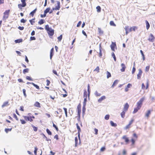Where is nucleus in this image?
I'll use <instances>...</instances> for the list:
<instances>
[{
    "label": "nucleus",
    "mask_w": 155,
    "mask_h": 155,
    "mask_svg": "<svg viewBox=\"0 0 155 155\" xmlns=\"http://www.w3.org/2000/svg\"><path fill=\"white\" fill-rule=\"evenodd\" d=\"M107 78H108L111 76V75L110 72H108V71H107Z\"/></svg>",
    "instance_id": "nucleus-32"
},
{
    "label": "nucleus",
    "mask_w": 155,
    "mask_h": 155,
    "mask_svg": "<svg viewBox=\"0 0 155 155\" xmlns=\"http://www.w3.org/2000/svg\"><path fill=\"white\" fill-rule=\"evenodd\" d=\"M110 124L111 126L114 127H116L117 126V124L116 123H114L112 121H110Z\"/></svg>",
    "instance_id": "nucleus-23"
},
{
    "label": "nucleus",
    "mask_w": 155,
    "mask_h": 155,
    "mask_svg": "<svg viewBox=\"0 0 155 155\" xmlns=\"http://www.w3.org/2000/svg\"><path fill=\"white\" fill-rule=\"evenodd\" d=\"M26 20H25L24 18H22V19H21L20 21V22L21 23H25L26 22Z\"/></svg>",
    "instance_id": "nucleus-59"
},
{
    "label": "nucleus",
    "mask_w": 155,
    "mask_h": 155,
    "mask_svg": "<svg viewBox=\"0 0 155 155\" xmlns=\"http://www.w3.org/2000/svg\"><path fill=\"white\" fill-rule=\"evenodd\" d=\"M21 124H25L26 123V122L25 121L23 120L20 119V120Z\"/></svg>",
    "instance_id": "nucleus-61"
},
{
    "label": "nucleus",
    "mask_w": 155,
    "mask_h": 155,
    "mask_svg": "<svg viewBox=\"0 0 155 155\" xmlns=\"http://www.w3.org/2000/svg\"><path fill=\"white\" fill-rule=\"evenodd\" d=\"M145 22L146 25V28L147 30H148L150 27V24L147 20L145 21Z\"/></svg>",
    "instance_id": "nucleus-25"
},
{
    "label": "nucleus",
    "mask_w": 155,
    "mask_h": 155,
    "mask_svg": "<svg viewBox=\"0 0 155 155\" xmlns=\"http://www.w3.org/2000/svg\"><path fill=\"white\" fill-rule=\"evenodd\" d=\"M94 71H97V72H99V68L98 66L97 67V68L94 70Z\"/></svg>",
    "instance_id": "nucleus-57"
},
{
    "label": "nucleus",
    "mask_w": 155,
    "mask_h": 155,
    "mask_svg": "<svg viewBox=\"0 0 155 155\" xmlns=\"http://www.w3.org/2000/svg\"><path fill=\"white\" fill-rule=\"evenodd\" d=\"M10 12L9 10H6L4 13L3 18L5 20L7 19L8 17L9 13Z\"/></svg>",
    "instance_id": "nucleus-3"
},
{
    "label": "nucleus",
    "mask_w": 155,
    "mask_h": 155,
    "mask_svg": "<svg viewBox=\"0 0 155 155\" xmlns=\"http://www.w3.org/2000/svg\"><path fill=\"white\" fill-rule=\"evenodd\" d=\"M98 31L99 33L100 34H103V31L102 30H101V29L100 28H98Z\"/></svg>",
    "instance_id": "nucleus-49"
},
{
    "label": "nucleus",
    "mask_w": 155,
    "mask_h": 155,
    "mask_svg": "<svg viewBox=\"0 0 155 155\" xmlns=\"http://www.w3.org/2000/svg\"><path fill=\"white\" fill-rule=\"evenodd\" d=\"M57 5L55 6V8L56 10H59L60 8V2L59 1H57Z\"/></svg>",
    "instance_id": "nucleus-12"
},
{
    "label": "nucleus",
    "mask_w": 155,
    "mask_h": 155,
    "mask_svg": "<svg viewBox=\"0 0 155 155\" xmlns=\"http://www.w3.org/2000/svg\"><path fill=\"white\" fill-rule=\"evenodd\" d=\"M145 100V97H143L141 98L137 103V106L138 107H141L143 103Z\"/></svg>",
    "instance_id": "nucleus-1"
},
{
    "label": "nucleus",
    "mask_w": 155,
    "mask_h": 155,
    "mask_svg": "<svg viewBox=\"0 0 155 155\" xmlns=\"http://www.w3.org/2000/svg\"><path fill=\"white\" fill-rule=\"evenodd\" d=\"M53 127L55 128L56 130L58 131V127L53 123Z\"/></svg>",
    "instance_id": "nucleus-52"
},
{
    "label": "nucleus",
    "mask_w": 155,
    "mask_h": 155,
    "mask_svg": "<svg viewBox=\"0 0 155 155\" xmlns=\"http://www.w3.org/2000/svg\"><path fill=\"white\" fill-rule=\"evenodd\" d=\"M38 150V148L37 147H35V150L34 151V153L35 155H37V152Z\"/></svg>",
    "instance_id": "nucleus-54"
},
{
    "label": "nucleus",
    "mask_w": 155,
    "mask_h": 155,
    "mask_svg": "<svg viewBox=\"0 0 155 155\" xmlns=\"http://www.w3.org/2000/svg\"><path fill=\"white\" fill-rule=\"evenodd\" d=\"M51 28H50L49 27L48 25H46L45 26V29L47 31L50 29H51Z\"/></svg>",
    "instance_id": "nucleus-39"
},
{
    "label": "nucleus",
    "mask_w": 155,
    "mask_h": 155,
    "mask_svg": "<svg viewBox=\"0 0 155 155\" xmlns=\"http://www.w3.org/2000/svg\"><path fill=\"white\" fill-rule=\"evenodd\" d=\"M131 142H132V145H134L135 143V140L133 139V138H132L131 139Z\"/></svg>",
    "instance_id": "nucleus-62"
},
{
    "label": "nucleus",
    "mask_w": 155,
    "mask_h": 155,
    "mask_svg": "<svg viewBox=\"0 0 155 155\" xmlns=\"http://www.w3.org/2000/svg\"><path fill=\"white\" fill-rule=\"evenodd\" d=\"M8 103V101L4 102L2 106V107L3 108L5 107V106H6L8 105H9Z\"/></svg>",
    "instance_id": "nucleus-19"
},
{
    "label": "nucleus",
    "mask_w": 155,
    "mask_h": 155,
    "mask_svg": "<svg viewBox=\"0 0 155 155\" xmlns=\"http://www.w3.org/2000/svg\"><path fill=\"white\" fill-rule=\"evenodd\" d=\"M63 109L64 110V112H65L66 117H68L67 109L65 107H64Z\"/></svg>",
    "instance_id": "nucleus-41"
},
{
    "label": "nucleus",
    "mask_w": 155,
    "mask_h": 155,
    "mask_svg": "<svg viewBox=\"0 0 155 155\" xmlns=\"http://www.w3.org/2000/svg\"><path fill=\"white\" fill-rule=\"evenodd\" d=\"M26 0H21V1L22 3L23 6H26V4L25 2Z\"/></svg>",
    "instance_id": "nucleus-34"
},
{
    "label": "nucleus",
    "mask_w": 155,
    "mask_h": 155,
    "mask_svg": "<svg viewBox=\"0 0 155 155\" xmlns=\"http://www.w3.org/2000/svg\"><path fill=\"white\" fill-rule=\"evenodd\" d=\"M87 92L86 90L84 91V97L87 98Z\"/></svg>",
    "instance_id": "nucleus-43"
},
{
    "label": "nucleus",
    "mask_w": 155,
    "mask_h": 155,
    "mask_svg": "<svg viewBox=\"0 0 155 155\" xmlns=\"http://www.w3.org/2000/svg\"><path fill=\"white\" fill-rule=\"evenodd\" d=\"M54 54V48H52L50 51V59H51L52 57Z\"/></svg>",
    "instance_id": "nucleus-11"
},
{
    "label": "nucleus",
    "mask_w": 155,
    "mask_h": 155,
    "mask_svg": "<svg viewBox=\"0 0 155 155\" xmlns=\"http://www.w3.org/2000/svg\"><path fill=\"white\" fill-rule=\"evenodd\" d=\"M122 138L125 140V142L126 143H128L129 142V140L128 139V138L126 137V136L125 135Z\"/></svg>",
    "instance_id": "nucleus-10"
},
{
    "label": "nucleus",
    "mask_w": 155,
    "mask_h": 155,
    "mask_svg": "<svg viewBox=\"0 0 155 155\" xmlns=\"http://www.w3.org/2000/svg\"><path fill=\"white\" fill-rule=\"evenodd\" d=\"M32 127L33 128V130L35 131H37L38 130V128L33 125H32Z\"/></svg>",
    "instance_id": "nucleus-47"
},
{
    "label": "nucleus",
    "mask_w": 155,
    "mask_h": 155,
    "mask_svg": "<svg viewBox=\"0 0 155 155\" xmlns=\"http://www.w3.org/2000/svg\"><path fill=\"white\" fill-rule=\"evenodd\" d=\"M87 101V98L84 97V101L83 102V105H86V103Z\"/></svg>",
    "instance_id": "nucleus-55"
},
{
    "label": "nucleus",
    "mask_w": 155,
    "mask_h": 155,
    "mask_svg": "<svg viewBox=\"0 0 155 155\" xmlns=\"http://www.w3.org/2000/svg\"><path fill=\"white\" fill-rule=\"evenodd\" d=\"M50 10V7L48 8H47L44 12V14L43 15L41 14V17L42 18H44L46 17V14L48 12H49Z\"/></svg>",
    "instance_id": "nucleus-2"
},
{
    "label": "nucleus",
    "mask_w": 155,
    "mask_h": 155,
    "mask_svg": "<svg viewBox=\"0 0 155 155\" xmlns=\"http://www.w3.org/2000/svg\"><path fill=\"white\" fill-rule=\"evenodd\" d=\"M12 128H5V131L6 133H8V131H11Z\"/></svg>",
    "instance_id": "nucleus-38"
},
{
    "label": "nucleus",
    "mask_w": 155,
    "mask_h": 155,
    "mask_svg": "<svg viewBox=\"0 0 155 155\" xmlns=\"http://www.w3.org/2000/svg\"><path fill=\"white\" fill-rule=\"evenodd\" d=\"M96 9H97V11L98 12H101V8L100 6H97L96 7Z\"/></svg>",
    "instance_id": "nucleus-42"
},
{
    "label": "nucleus",
    "mask_w": 155,
    "mask_h": 155,
    "mask_svg": "<svg viewBox=\"0 0 155 155\" xmlns=\"http://www.w3.org/2000/svg\"><path fill=\"white\" fill-rule=\"evenodd\" d=\"M136 71V68H135V67H134L132 69V74H133L134 72H135Z\"/></svg>",
    "instance_id": "nucleus-60"
},
{
    "label": "nucleus",
    "mask_w": 155,
    "mask_h": 155,
    "mask_svg": "<svg viewBox=\"0 0 155 155\" xmlns=\"http://www.w3.org/2000/svg\"><path fill=\"white\" fill-rule=\"evenodd\" d=\"M34 106L40 108L41 107L40 104L39 102L36 101L34 104Z\"/></svg>",
    "instance_id": "nucleus-17"
},
{
    "label": "nucleus",
    "mask_w": 155,
    "mask_h": 155,
    "mask_svg": "<svg viewBox=\"0 0 155 155\" xmlns=\"http://www.w3.org/2000/svg\"><path fill=\"white\" fill-rule=\"evenodd\" d=\"M110 117V115L109 114H107L105 115L104 117V118L106 120H108Z\"/></svg>",
    "instance_id": "nucleus-50"
},
{
    "label": "nucleus",
    "mask_w": 155,
    "mask_h": 155,
    "mask_svg": "<svg viewBox=\"0 0 155 155\" xmlns=\"http://www.w3.org/2000/svg\"><path fill=\"white\" fill-rule=\"evenodd\" d=\"M150 114V110H149L147 111V112L145 114V116L147 117H149V115Z\"/></svg>",
    "instance_id": "nucleus-28"
},
{
    "label": "nucleus",
    "mask_w": 155,
    "mask_h": 155,
    "mask_svg": "<svg viewBox=\"0 0 155 155\" xmlns=\"http://www.w3.org/2000/svg\"><path fill=\"white\" fill-rule=\"evenodd\" d=\"M142 71L141 69L139 70V72L137 74V79H140L141 78V76L142 75Z\"/></svg>",
    "instance_id": "nucleus-6"
},
{
    "label": "nucleus",
    "mask_w": 155,
    "mask_h": 155,
    "mask_svg": "<svg viewBox=\"0 0 155 155\" xmlns=\"http://www.w3.org/2000/svg\"><path fill=\"white\" fill-rule=\"evenodd\" d=\"M94 95L97 97L100 96L101 95V94L97 92V91H96L94 93Z\"/></svg>",
    "instance_id": "nucleus-31"
},
{
    "label": "nucleus",
    "mask_w": 155,
    "mask_h": 155,
    "mask_svg": "<svg viewBox=\"0 0 155 155\" xmlns=\"http://www.w3.org/2000/svg\"><path fill=\"white\" fill-rule=\"evenodd\" d=\"M23 40L21 38L19 39H18L16 40L15 41V43H19L22 41Z\"/></svg>",
    "instance_id": "nucleus-22"
},
{
    "label": "nucleus",
    "mask_w": 155,
    "mask_h": 155,
    "mask_svg": "<svg viewBox=\"0 0 155 155\" xmlns=\"http://www.w3.org/2000/svg\"><path fill=\"white\" fill-rule=\"evenodd\" d=\"M106 97L105 96H103L101 97L98 100V101L99 103H101L105 99Z\"/></svg>",
    "instance_id": "nucleus-13"
},
{
    "label": "nucleus",
    "mask_w": 155,
    "mask_h": 155,
    "mask_svg": "<svg viewBox=\"0 0 155 155\" xmlns=\"http://www.w3.org/2000/svg\"><path fill=\"white\" fill-rule=\"evenodd\" d=\"M87 92L89 94L90 93V86L89 84L87 85Z\"/></svg>",
    "instance_id": "nucleus-53"
},
{
    "label": "nucleus",
    "mask_w": 155,
    "mask_h": 155,
    "mask_svg": "<svg viewBox=\"0 0 155 155\" xmlns=\"http://www.w3.org/2000/svg\"><path fill=\"white\" fill-rule=\"evenodd\" d=\"M99 47V50H100L99 57H101L102 55V53L101 52V49H102V48H101V44L100 45Z\"/></svg>",
    "instance_id": "nucleus-26"
},
{
    "label": "nucleus",
    "mask_w": 155,
    "mask_h": 155,
    "mask_svg": "<svg viewBox=\"0 0 155 155\" xmlns=\"http://www.w3.org/2000/svg\"><path fill=\"white\" fill-rule=\"evenodd\" d=\"M35 20V18H33L32 19H31V20H29V22H30L31 24V25H33V23L35 22L34 21H32L33 20Z\"/></svg>",
    "instance_id": "nucleus-58"
},
{
    "label": "nucleus",
    "mask_w": 155,
    "mask_h": 155,
    "mask_svg": "<svg viewBox=\"0 0 155 155\" xmlns=\"http://www.w3.org/2000/svg\"><path fill=\"white\" fill-rule=\"evenodd\" d=\"M129 107V104H128V103H126L125 105H124V111H127L128 108Z\"/></svg>",
    "instance_id": "nucleus-8"
},
{
    "label": "nucleus",
    "mask_w": 155,
    "mask_h": 155,
    "mask_svg": "<svg viewBox=\"0 0 155 155\" xmlns=\"http://www.w3.org/2000/svg\"><path fill=\"white\" fill-rule=\"evenodd\" d=\"M140 52L141 54L142 55L143 60V61L145 60V56H144V54L143 53V51L142 50H140Z\"/></svg>",
    "instance_id": "nucleus-27"
},
{
    "label": "nucleus",
    "mask_w": 155,
    "mask_h": 155,
    "mask_svg": "<svg viewBox=\"0 0 155 155\" xmlns=\"http://www.w3.org/2000/svg\"><path fill=\"white\" fill-rule=\"evenodd\" d=\"M86 105H83L82 107V114L83 115L85 114V111L86 110Z\"/></svg>",
    "instance_id": "nucleus-20"
},
{
    "label": "nucleus",
    "mask_w": 155,
    "mask_h": 155,
    "mask_svg": "<svg viewBox=\"0 0 155 155\" xmlns=\"http://www.w3.org/2000/svg\"><path fill=\"white\" fill-rule=\"evenodd\" d=\"M31 84H32L33 85V86L34 87H35L38 90H39L40 89L39 86L38 85H37L35 84H34L33 83H31Z\"/></svg>",
    "instance_id": "nucleus-29"
},
{
    "label": "nucleus",
    "mask_w": 155,
    "mask_h": 155,
    "mask_svg": "<svg viewBox=\"0 0 155 155\" xmlns=\"http://www.w3.org/2000/svg\"><path fill=\"white\" fill-rule=\"evenodd\" d=\"M150 66L149 65L147 66L146 67L145 69V71L146 72H148L149 70Z\"/></svg>",
    "instance_id": "nucleus-45"
},
{
    "label": "nucleus",
    "mask_w": 155,
    "mask_h": 155,
    "mask_svg": "<svg viewBox=\"0 0 155 155\" xmlns=\"http://www.w3.org/2000/svg\"><path fill=\"white\" fill-rule=\"evenodd\" d=\"M18 28L20 30H22L24 29V27L19 26Z\"/></svg>",
    "instance_id": "nucleus-64"
},
{
    "label": "nucleus",
    "mask_w": 155,
    "mask_h": 155,
    "mask_svg": "<svg viewBox=\"0 0 155 155\" xmlns=\"http://www.w3.org/2000/svg\"><path fill=\"white\" fill-rule=\"evenodd\" d=\"M45 22V21L43 19H41L38 22V24L40 25H42Z\"/></svg>",
    "instance_id": "nucleus-21"
},
{
    "label": "nucleus",
    "mask_w": 155,
    "mask_h": 155,
    "mask_svg": "<svg viewBox=\"0 0 155 155\" xmlns=\"http://www.w3.org/2000/svg\"><path fill=\"white\" fill-rule=\"evenodd\" d=\"M18 8L20 9H21V7H24L25 6H23L22 4H19L18 5Z\"/></svg>",
    "instance_id": "nucleus-56"
},
{
    "label": "nucleus",
    "mask_w": 155,
    "mask_h": 155,
    "mask_svg": "<svg viewBox=\"0 0 155 155\" xmlns=\"http://www.w3.org/2000/svg\"><path fill=\"white\" fill-rule=\"evenodd\" d=\"M24 118L26 120H28L30 122H32L33 121V120L31 118V117L26 116H24Z\"/></svg>",
    "instance_id": "nucleus-9"
},
{
    "label": "nucleus",
    "mask_w": 155,
    "mask_h": 155,
    "mask_svg": "<svg viewBox=\"0 0 155 155\" xmlns=\"http://www.w3.org/2000/svg\"><path fill=\"white\" fill-rule=\"evenodd\" d=\"M24 94V95L25 97H26L27 96L26 94V90L24 89L22 90Z\"/></svg>",
    "instance_id": "nucleus-51"
},
{
    "label": "nucleus",
    "mask_w": 155,
    "mask_h": 155,
    "mask_svg": "<svg viewBox=\"0 0 155 155\" xmlns=\"http://www.w3.org/2000/svg\"><path fill=\"white\" fill-rule=\"evenodd\" d=\"M118 80H115L113 82V83L111 86V87L113 88L115 86L118 84Z\"/></svg>",
    "instance_id": "nucleus-14"
},
{
    "label": "nucleus",
    "mask_w": 155,
    "mask_h": 155,
    "mask_svg": "<svg viewBox=\"0 0 155 155\" xmlns=\"http://www.w3.org/2000/svg\"><path fill=\"white\" fill-rule=\"evenodd\" d=\"M112 56L113 57L114 61H115L116 60V56H115V55L114 52H112Z\"/></svg>",
    "instance_id": "nucleus-40"
},
{
    "label": "nucleus",
    "mask_w": 155,
    "mask_h": 155,
    "mask_svg": "<svg viewBox=\"0 0 155 155\" xmlns=\"http://www.w3.org/2000/svg\"><path fill=\"white\" fill-rule=\"evenodd\" d=\"M121 66L122 67V68L120 69L121 71L122 72H124L126 68L125 65L123 63H122L121 64Z\"/></svg>",
    "instance_id": "nucleus-7"
},
{
    "label": "nucleus",
    "mask_w": 155,
    "mask_h": 155,
    "mask_svg": "<svg viewBox=\"0 0 155 155\" xmlns=\"http://www.w3.org/2000/svg\"><path fill=\"white\" fill-rule=\"evenodd\" d=\"M49 35L52 36L54 34V30L51 28L47 31Z\"/></svg>",
    "instance_id": "nucleus-4"
},
{
    "label": "nucleus",
    "mask_w": 155,
    "mask_h": 155,
    "mask_svg": "<svg viewBox=\"0 0 155 155\" xmlns=\"http://www.w3.org/2000/svg\"><path fill=\"white\" fill-rule=\"evenodd\" d=\"M30 39L31 41L34 40L36 39L35 37L34 36H31L30 37Z\"/></svg>",
    "instance_id": "nucleus-63"
},
{
    "label": "nucleus",
    "mask_w": 155,
    "mask_h": 155,
    "mask_svg": "<svg viewBox=\"0 0 155 155\" xmlns=\"http://www.w3.org/2000/svg\"><path fill=\"white\" fill-rule=\"evenodd\" d=\"M126 111L123 110L120 114V115L121 117L122 118H124L125 117V112Z\"/></svg>",
    "instance_id": "nucleus-24"
},
{
    "label": "nucleus",
    "mask_w": 155,
    "mask_h": 155,
    "mask_svg": "<svg viewBox=\"0 0 155 155\" xmlns=\"http://www.w3.org/2000/svg\"><path fill=\"white\" fill-rule=\"evenodd\" d=\"M140 108V107H138L137 106V107L135 108L134 109V110L133 112V113L134 114L137 112L138 110H139Z\"/></svg>",
    "instance_id": "nucleus-15"
},
{
    "label": "nucleus",
    "mask_w": 155,
    "mask_h": 155,
    "mask_svg": "<svg viewBox=\"0 0 155 155\" xmlns=\"http://www.w3.org/2000/svg\"><path fill=\"white\" fill-rule=\"evenodd\" d=\"M46 132L48 135H51L52 134L51 132L48 129H46Z\"/></svg>",
    "instance_id": "nucleus-44"
},
{
    "label": "nucleus",
    "mask_w": 155,
    "mask_h": 155,
    "mask_svg": "<svg viewBox=\"0 0 155 155\" xmlns=\"http://www.w3.org/2000/svg\"><path fill=\"white\" fill-rule=\"evenodd\" d=\"M112 44H114L113 45H110V47H111V49L113 51H114V47L115 46H116V44L115 43H113V42H112Z\"/></svg>",
    "instance_id": "nucleus-18"
},
{
    "label": "nucleus",
    "mask_w": 155,
    "mask_h": 155,
    "mask_svg": "<svg viewBox=\"0 0 155 155\" xmlns=\"http://www.w3.org/2000/svg\"><path fill=\"white\" fill-rule=\"evenodd\" d=\"M154 38L153 35L152 34H150L148 40L150 42H153Z\"/></svg>",
    "instance_id": "nucleus-5"
},
{
    "label": "nucleus",
    "mask_w": 155,
    "mask_h": 155,
    "mask_svg": "<svg viewBox=\"0 0 155 155\" xmlns=\"http://www.w3.org/2000/svg\"><path fill=\"white\" fill-rule=\"evenodd\" d=\"M110 25L111 26H116V25L114 23L113 21H110Z\"/></svg>",
    "instance_id": "nucleus-37"
},
{
    "label": "nucleus",
    "mask_w": 155,
    "mask_h": 155,
    "mask_svg": "<svg viewBox=\"0 0 155 155\" xmlns=\"http://www.w3.org/2000/svg\"><path fill=\"white\" fill-rule=\"evenodd\" d=\"M75 146L76 147L77 146L78 142V139L77 137L75 138Z\"/></svg>",
    "instance_id": "nucleus-33"
},
{
    "label": "nucleus",
    "mask_w": 155,
    "mask_h": 155,
    "mask_svg": "<svg viewBox=\"0 0 155 155\" xmlns=\"http://www.w3.org/2000/svg\"><path fill=\"white\" fill-rule=\"evenodd\" d=\"M37 9L36 8L34 10H33V11L31 12L30 13V15L32 16H33L34 15V14L35 13L36 11H37Z\"/></svg>",
    "instance_id": "nucleus-16"
},
{
    "label": "nucleus",
    "mask_w": 155,
    "mask_h": 155,
    "mask_svg": "<svg viewBox=\"0 0 155 155\" xmlns=\"http://www.w3.org/2000/svg\"><path fill=\"white\" fill-rule=\"evenodd\" d=\"M77 108L78 109V115L80 116V114L81 112V109L80 107H79V105L78 106Z\"/></svg>",
    "instance_id": "nucleus-30"
},
{
    "label": "nucleus",
    "mask_w": 155,
    "mask_h": 155,
    "mask_svg": "<svg viewBox=\"0 0 155 155\" xmlns=\"http://www.w3.org/2000/svg\"><path fill=\"white\" fill-rule=\"evenodd\" d=\"M76 125L77 126V128L78 130V132H81V130L80 127L78 125V123L76 124Z\"/></svg>",
    "instance_id": "nucleus-35"
},
{
    "label": "nucleus",
    "mask_w": 155,
    "mask_h": 155,
    "mask_svg": "<svg viewBox=\"0 0 155 155\" xmlns=\"http://www.w3.org/2000/svg\"><path fill=\"white\" fill-rule=\"evenodd\" d=\"M29 69L26 68L24 69L23 71V72L24 74H25L26 73H28L29 71Z\"/></svg>",
    "instance_id": "nucleus-36"
},
{
    "label": "nucleus",
    "mask_w": 155,
    "mask_h": 155,
    "mask_svg": "<svg viewBox=\"0 0 155 155\" xmlns=\"http://www.w3.org/2000/svg\"><path fill=\"white\" fill-rule=\"evenodd\" d=\"M62 35H60V36H59L58 38V41H61V40L62 39Z\"/></svg>",
    "instance_id": "nucleus-48"
},
{
    "label": "nucleus",
    "mask_w": 155,
    "mask_h": 155,
    "mask_svg": "<svg viewBox=\"0 0 155 155\" xmlns=\"http://www.w3.org/2000/svg\"><path fill=\"white\" fill-rule=\"evenodd\" d=\"M26 79L30 81H33V80L30 77L27 76L26 77Z\"/></svg>",
    "instance_id": "nucleus-46"
}]
</instances>
